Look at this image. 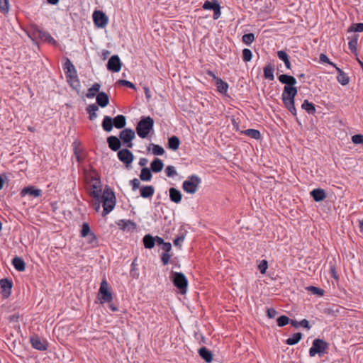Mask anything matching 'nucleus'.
Returning a JSON list of instances; mask_svg holds the SVG:
<instances>
[{
    "label": "nucleus",
    "mask_w": 363,
    "mask_h": 363,
    "mask_svg": "<svg viewBox=\"0 0 363 363\" xmlns=\"http://www.w3.org/2000/svg\"><path fill=\"white\" fill-rule=\"evenodd\" d=\"M242 133L247 135L248 137L258 140L260 138V133L259 130L255 129H247L242 132Z\"/></svg>",
    "instance_id": "nucleus-40"
},
{
    "label": "nucleus",
    "mask_w": 363,
    "mask_h": 363,
    "mask_svg": "<svg viewBox=\"0 0 363 363\" xmlns=\"http://www.w3.org/2000/svg\"><path fill=\"white\" fill-rule=\"evenodd\" d=\"M30 342L31 343L32 347L35 350L40 351H45L48 349V343L47 340L37 335L32 336L30 338Z\"/></svg>",
    "instance_id": "nucleus-13"
},
{
    "label": "nucleus",
    "mask_w": 363,
    "mask_h": 363,
    "mask_svg": "<svg viewBox=\"0 0 363 363\" xmlns=\"http://www.w3.org/2000/svg\"><path fill=\"white\" fill-rule=\"evenodd\" d=\"M352 141L354 144H363V135H354L352 137Z\"/></svg>",
    "instance_id": "nucleus-56"
},
{
    "label": "nucleus",
    "mask_w": 363,
    "mask_h": 363,
    "mask_svg": "<svg viewBox=\"0 0 363 363\" xmlns=\"http://www.w3.org/2000/svg\"><path fill=\"white\" fill-rule=\"evenodd\" d=\"M123 226L121 228V229L125 230H134L135 228V224L131 221V220H123Z\"/></svg>",
    "instance_id": "nucleus-44"
},
{
    "label": "nucleus",
    "mask_w": 363,
    "mask_h": 363,
    "mask_svg": "<svg viewBox=\"0 0 363 363\" xmlns=\"http://www.w3.org/2000/svg\"><path fill=\"white\" fill-rule=\"evenodd\" d=\"M349 32H363V23L352 24L349 28Z\"/></svg>",
    "instance_id": "nucleus-47"
},
{
    "label": "nucleus",
    "mask_w": 363,
    "mask_h": 363,
    "mask_svg": "<svg viewBox=\"0 0 363 363\" xmlns=\"http://www.w3.org/2000/svg\"><path fill=\"white\" fill-rule=\"evenodd\" d=\"M133 191L137 190L140 187V182L137 178H135L130 182Z\"/></svg>",
    "instance_id": "nucleus-59"
},
{
    "label": "nucleus",
    "mask_w": 363,
    "mask_h": 363,
    "mask_svg": "<svg viewBox=\"0 0 363 363\" xmlns=\"http://www.w3.org/2000/svg\"><path fill=\"white\" fill-rule=\"evenodd\" d=\"M118 157L121 162L128 167L133 161L134 156L128 149H122L118 151Z\"/></svg>",
    "instance_id": "nucleus-14"
},
{
    "label": "nucleus",
    "mask_w": 363,
    "mask_h": 363,
    "mask_svg": "<svg viewBox=\"0 0 363 363\" xmlns=\"http://www.w3.org/2000/svg\"><path fill=\"white\" fill-rule=\"evenodd\" d=\"M102 185L100 179L96 176H91L89 182V194L92 198H99L103 195Z\"/></svg>",
    "instance_id": "nucleus-7"
},
{
    "label": "nucleus",
    "mask_w": 363,
    "mask_h": 363,
    "mask_svg": "<svg viewBox=\"0 0 363 363\" xmlns=\"http://www.w3.org/2000/svg\"><path fill=\"white\" fill-rule=\"evenodd\" d=\"M311 195L315 201L319 202L324 200L326 197L325 192L322 189H315L311 191Z\"/></svg>",
    "instance_id": "nucleus-21"
},
{
    "label": "nucleus",
    "mask_w": 363,
    "mask_h": 363,
    "mask_svg": "<svg viewBox=\"0 0 363 363\" xmlns=\"http://www.w3.org/2000/svg\"><path fill=\"white\" fill-rule=\"evenodd\" d=\"M154 193L155 189L152 186H143L140 190V196L145 199L152 197Z\"/></svg>",
    "instance_id": "nucleus-24"
},
{
    "label": "nucleus",
    "mask_w": 363,
    "mask_h": 363,
    "mask_svg": "<svg viewBox=\"0 0 363 363\" xmlns=\"http://www.w3.org/2000/svg\"><path fill=\"white\" fill-rule=\"evenodd\" d=\"M41 190L39 189H35L33 186H28L22 189L21 195L22 196L30 195L33 197H38L41 195Z\"/></svg>",
    "instance_id": "nucleus-18"
},
{
    "label": "nucleus",
    "mask_w": 363,
    "mask_h": 363,
    "mask_svg": "<svg viewBox=\"0 0 363 363\" xmlns=\"http://www.w3.org/2000/svg\"><path fill=\"white\" fill-rule=\"evenodd\" d=\"M147 150L152 151L154 155H163L164 154V150L162 147L159 145L150 144Z\"/></svg>",
    "instance_id": "nucleus-31"
},
{
    "label": "nucleus",
    "mask_w": 363,
    "mask_h": 363,
    "mask_svg": "<svg viewBox=\"0 0 363 363\" xmlns=\"http://www.w3.org/2000/svg\"><path fill=\"white\" fill-rule=\"evenodd\" d=\"M320 60L322 62L328 63V64L332 65L334 67H336V65L333 62L330 61L329 58L325 54H320Z\"/></svg>",
    "instance_id": "nucleus-58"
},
{
    "label": "nucleus",
    "mask_w": 363,
    "mask_h": 363,
    "mask_svg": "<svg viewBox=\"0 0 363 363\" xmlns=\"http://www.w3.org/2000/svg\"><path fill=\"white\" fill-rule=\"evenodd\" d=\"M135 138V133L131 128H125L120 132L119 139L126 147L132 148L133 144V140Z\"/></svg>",
    "instance_id": "nucleus-11"
},
{
    "label": "nucleus",
    "mask_w": 363,
    "mask_h": 363,
    "mask_svg": "<svg viewBox=\"0 0 363 363\" xmlns=\"http://www.w3.org/2000/svg\"><path fill=\"white\" fill-rule=\"evenodd\" d=\"M63 69L67 78V82L70 86L76 90L79 89L80 82L77 76V70L69 59H66L63 65Z\"/></svg>",
    "instance_id": "nucleus-1"
},
{
    "label": "nucleus",
    "mask_w": 363,
    "mask_h": 363,
    "mask_svg": "<svg viewBox=\"0 0 363 363\" xmlns=\"http://www.w3.org/2000/svg\"><path fill=\"white\" fill-rule=\"evenodd\" d=\"M113 125L116 128L121 129L126 125V119L123 115H118L113 119Z\"/></svg>",
    "instance_id": "nucleus-25"
},
{
    "label": "nucleus",
    "mask_w": 363,
    "mask_h": 363,
    "mask_svg": "<svg viewBox=\"0 0 363 363\" xmlns=\"http://www.w3.org/2000/svg\"><path fill=\"white\" fill-rule=\"evenodd\" d=\"M184 240V233H181L180 235H177L174 240H173V243L174 246L181 247L182 242Z\"/></svg>",
    "instance_id": "nucleus-51"
},
{
    "label": "nucleus",
    "mask_w": 363,
    "mask_h": 363,
    "mask_svg": "<svg viewBox=\"0 0 363 363\" xmlns=\"http://www.w3.org/2000/svg\"><path fill=\"white\" fill-rule=\"evenodd\" d=\"M302 334L300 333H294L291 337H289L286 342L289 345H294L297 344L301 339Z\"/></svg>",
    "instance_id": "nucleus-38"
},
{
    "label": "nucleus",
    "mask_w": 363,
    "mask_h": 363,
    "mask_svg": "<svg viewBox=\"0 0 363 363\" xmlns=\"http://www.w3.org/2000/svg\"><path fill=\"white\" fill-rule=\"evenodd\" d=\"M164 164L159 158H155L150 164L151 170L153 172L158 173L163 169Z\"/></svg>",
    "instance_id": "nucleus-26"
},
{
    "label": "nucleus",
    "mask_w": 363,
    "mask_h": 363,
    "mask_svg": "<svg viewBox=\"0 0 363 363\" xmlns=\"http://www.w3.org/2000/svg\"><path fill=\"white\" fill-rule=\"evenodd\" d=\"M264 77L270 80H272V65H267L264 69Z\"/></svg>",
    "instance_id": "nucleus-50"
},
{
    "label": "nucleus",
    "mask_w": 363,
    "mask_h": 363,
    "mask_svg": "<svg viewBox=\"0 0 363 363\" xmlns=\"http://www.w3.org/2000/svg\"><path fill=\"white\" fill-rule=\"evenodd\" d=\"M217 91L220 94H226L228 89V84L225 82L223 81L220 78L216 79L215 82Z\"/></svg>",
    "instance_id": "nucleus-29"
},
{
    "label": "nucleus",
    "mask_w": 363,
    "mask_h": 363,
    "mask_svg": "<svg viewBox=\"0 0 363 363\" xmlns=\"http://www.w3.org/2000/svg\"><path fill=\"white\" fill-rule=\"evenodd\" d=\"M107 143L109 148L113 151L119 150L121 146V141L116 136H109L107 138Z\"/></svg>",
    "instance_id": "nucleus-16"
},
{
    "label": "nucleus",
    "mask_w": 363,
    "mask_h": 363,
    "mask_svg": "<svg viewBox=\"0 0 363 363\" xmlns=\"http://www.w3.org/2000/svg\"><path fill=\"white\" fill-rule=\"evenodd\" d=\"M143 243L145 248L152 249L155 246V238L150 235H146L143 238Z\"/></svg>",
    "instance_id": "nucleus-37"
},
{
    "label": "nucleus",
    "mask_w": 363,
    "mask_h": 363,
    "mask_svg": "<svg viewBox=\"0 0 363 363\" xmlns=\"http://www.w3.org/2000/svg\"><path fill=\"white\" fill-rule=\"evenodd\" d=\"M165 173L168 177H173L177 174L175 167L172 165H169L166 167Z\"/></svg>",
    "instance_id": "nucleus-48"
},
{
    "label": "nucleus",
    "mask_w": 363,
    "mask_h": 363,
    "mask_svg": "<svg viewBox=\"0 0 363 363\" xmlns=\"http://www.w3.org/2000/svg\"><path fill=\"white\" fill-rule=\"evenodd\" d=\"M121 68V62L118 55H113L107 63V69L113 72H118Z\"/></svg>",
    "instance_id": "nucleus-15"
},
{
    "label": "nucleus",
    "mask_w": 363,
    "mask_h": 363,
    "mask_svg": "<svg viewBox=\"0 0 363 363\" xmlns=\"http://www.w3.org/2000/svg\"><path fill=\"white\" fill-rule=\"evenodd\" d=\"M9 10V0H0V11L6 13Z\"/></svg>",
    "instance_id": "nucleus-52"
},
{
    "label": "nucleus",
    "mask_w": 363,
    "mask_h": 363,
    "mask_svg": "<svg viewBox=\"0 0 363 363\" xmlns=\"http://www.w3.org/2000/svg\"><path fill=\"white\" fill-rule=\"evenodd\" d=\"M154 120L150 116L143 117L136 126V133L141 138H145L153 130Z\"/></svg>",
    "instance_id": "nucleus-4"
},
{
    "label": "nucleus",
    "mask_w": 363,
    "mask_h": 363,
    "mask_svg": "<svg viewBox=\"0 0 363 363\" xmlns=\"http://www.w3.org/2000/svg\"><path fill=\"white\" fill-rule=\"evenodd\" d=\"M170 258H171V255L167 252L162 253V257H161L162 262L164 265H166L169 263Z\"/></svg>",
    "instance_id": "nucleus-60"
},
{
    "label": "nucleus",
    "mask_w": 363,
    "mask_h": 363,
    "mask_svg": "<svg viewBox=\"0 0 363 363\" xmlns=\"http://www.w3.org/2000/svg\"><path fill=\"white\" fill-rule=\"evenodd\" d=\"M328 348V344L325 341L321 339H315L313 341L312 347L309 350V355L314 357L318 354L321 357L326 352Z\"/></svg>",
    "instance_id": "nucleus-8"
},
{
    "label": "nucleus",
    "mask_w": 363,
    "mask_h": 363,
    "mask_svg": "<svg viewBox=\"0 0 363 363\" xmlns=\"http://www.w3.org/2000/svg\"><path fill=\"white\" fill-rule=\"evenodd\" d=\"M96 100L97 104L102 108L106 107L109 103L108 96L105 92H99Z\"/></svg>",
    "instance_id": "nucleus-19"
},
{
    "label": "nucleus",
    "mask_w": 363,
    "mask_h": 363,
    "mask_svg": "<svg viewBox=\"0 0 363 363\" xmlns=\"http://www.w3.org/2000/svg\"><path fill=\"white\" fill-rule=\"evenodd\" d=\"M93 21L97 28H105L108 22L106 15L101 11H94L92 15Z\"/></svg>",
    "instance_id": "nucleus-12"
},
{
    "label": "nucleus",
    "mask_w": 363,
    "mask_h": 363,
    "mask_svg": "<svg viewBox=\"0 0 363 363\" xmlns=\"http://www.w3.org/2000/svg\"><path fill=\"white\" fill-rule=\"evenodd\" d=\"M268 264L266 260H262L260 264L258 265V269L262 274L265 273L267 269Z\"/></svg>",
    "instance_id": "nucleus-57"
},
{
    "label": "nucleus",
    "mask_w": 363,
    "mask_h": 363,
    "mask_svg": "<svg viewBox=\"0 0 363 363\" xmlns=\"http://www.w3.org/2000/svg\"><path fill=\"white\" fill-rule=\"evenodd\" d=\"M152 177V175L151 173V170L149 168L143 167L141 169L140 174V179L142 181L149 182L151 180Z\"/></svg>",
    "instance_id": "nucleus-32"
},
{
    "label": "nucleus",
    "mask_w": 363,
    "mask_h": 363,
    "mask_svg": "<svg viewBox=\"0 0 363 363\" xmlns=\"http://www.w3.org/2000/svg\"><path fill=\"white\" fill-rule=\"evenodd\" d=\"M296 93L297 90L294 86H285L282 93L283 102L294 116H296V110L294 106V96Z\"/></svg>",
    "instance_id": "nucleus-2"
},
{
    "label": "nucleus",
    "mask_w": 363,
    "mask_h": 363,
    "mask_svg": "<svg viewBox=\"0 0 363 363\" xmlns=\"http://www.w3.org/2000/svg\"><path fill=\"white\" fill-rule=\"evenodd\" d=\"M86 238L87 242L89 244L94 245L97 243L96 236L95 235V234L93 232L89 233L88 235H86Z\"/></svg>",
    "instance_id": "nucleus-54"
},
{
    "label": "nucleus",
    "mask_w": 363,
    "mask_h": 363,
    "mask_svg": "<svg viewBox=\"0 0 363 363\" xmlns=\"http://www.w3.org/2000/svg\"><path fill=\"white\" fill-rule=\"evenodd\" d=\"M103 203V216L108 214L115 207L116 196L113 191L108 186L105 188L101 196Z\"/></svg>",
    "instance_id": "nucleus-3"
},
{
    "label": "nucleus",
    "mask_w": 363,
    "mask_h": 363,
    "mask_svg": "<svg viewBox=\"0 0 363 363\" xmlns=\"http://www.w3.org/2000/svg\"><path fill=\"white\" fill-rule=\"evenodd\" d=\"M113 127V118L110 116H104L102 121V128L106 132H110Z\"/></svg>",
    "instance_id": "nucleus-28"
},
{
    "label": "nucleus",
    "mask_w": 363,
    "mask_h": 363,
    "mask_svg": "<svg viewBox=\"0 0 363 363\" xmlns=\"http://www.w3.org/2000/svg\"><path fill=\"white\" fill-rule=\"evenodd\" d=\"M278 57L284 62V65L287 69H291V63L289 59L288 54L283 50L277 52Z\"/></svg>",
    "instance_id": "nucleus-34"
},
{
    "label": "nucleus",
    "mask_w": 363,
    "mask_h": 363,
    "mask_svg": "<svg viewBox=\"0 0 363 363\" xmlns=\"http://www.w3.org/2000/svg\"><path fill=\"white\" fill-rule=\"evenodd\" d=\"M100 88H101V85L99 84H98V83L94 84L92 85V86L88 89V91L86 94V97L88 99L94 98L96 96V93L99 91Z\"/></svg>",
    "instance_id": "nucleus-35"
},
{
    "label": "nucleus",
    "mask_w": 363,
    "mask_h": 363,
    "mask_svg": "<svg viewBox=\"0 0 363 363\" xmlns=\"http://www.w3.org/2000/svg\"><path fill=\"white\" fill-rule=\"evenodd\" d=\"M201 183V179L196 175H191L182 184L183 190L188 193L194 194Z\"/></svg>",
    "instance_id": "nucleus-6"
},
{
    "label": "nucleus",
    "mask_w": 363,
    "mask_h": 363,
    "mask_svg": "<svg viewBox=\"0 0 363 363\" xmlns=\"http://www.w3.org/2000/svg\"><path fill=\"white\" fill-rule=\"evenodd\" d=\"M0 286L2 289L3 296L7 298L11 294L12 288V283L7 279H1L0 281Z\"/></svg>",
    "instance_id": "nucleus-17"
},
{
    "label": "nucleus",
    "mask_w": 363,
    "mask_h": 363,
    "mask_svg": "<svg viewBox=\"0 0 363 363\" xmlns=\"http://www.w3.org/2000/svg\"><path fill=\"white\" fill-rule=\"evenodd\" d=\"M242 42L249 45L255 40V35L253 33L245 34L242 38Z\"/></svg>",
    "instance_id": "nucleus-42"
},
{
    "label": "nucleus",
    "mask_w": 363,
    "mask_h": 363,
    "mask_svg": "<svg viewBox=\"0 0 363 363\" xmlns=\"http://www.w3.org/2000/svg\"><path fill=\"white\" fill-rule=\"evenodd\" d=\"M118 84H121V85L126 86L130 89H135V85L132 82L127 81V80H123V79L119 80Z\"/></svg>",
    "instance_id": "nucleus-61"
},
{
    "label": "nucleus",
    "mask_w": 363,
    "mask_h": 363,
    "mask_svg": "<svg viewBox=\"0 0 363 363\" xmlns=\"http://www.w3.org/2000/svg\"><path fill=\"white\" fill-rule=\"evenodd\" d=\"M349 49L354 54H357V38H355L352 39L348 43Z\"/></svg>",
    "instance_id": "nucleus-49"
},
{
    "label": "nucleus",
    "mask_w": 363,
    "mask_h": 363,
    "mask_svg": "<svg viewBox=\"0 0 363 363\" xmlns=\"http://www.w3.org/2000/svg\"><path fill=\"white\" fill-rule=\"evenodd\" d=\"M6 179L7 178L6 175L0 174V190H1L4 188Z\"/></svg>",
    "instance_id": "nucleus-64"
},
{
    "label": "nucleus",
    "mask_w": 363,
    "mask_h": 363,
    "mask_svg": "<svg viewBox=\"0 0 363 363\" xmlns=\"http://www.w3.org/2000/svg\"><path fill=\"white\" fill-rule=\"evenodd\" d=\"M91 229L87 223H84L82 226L80 235L82 238H86L89 233H91Z\"/></svg>",
    "instance_id": "nucleus-43"
},
{
    "label": "nucleus",
    "mask_w": 363,
    "mask_h": 363,
    "mask_svg": "<svg viewBox=\"0 0 363 363\" xmlns=\"http://www.w3.org/2000/svg\"><path fill=\"white\" fill-rule=\"evenodd\" d=\"M172 249V245L170 242H164L162 244V250L165 251L164 252L169 253V252Z\"/></svg>",
    "instance_id": "nucleus-63"
},
{
    "label": "nucleus",
    "mask_w": 363,
    "mask_h": 363,
    "mask_svg": "<svg viewBox=\"0 0 363 363\" xmlns=\"http://www.w3.org/2000/svg\"><path fill=\"white\" fill-rule=\"evenodd\" d=\"M169 198L172 202L176 203H179L181 202L182 199V195L181 192L175 188L169 189Z\"/></svg>",
    "instance_id": "nucleus-23"
},
{
    "label": "nucleus",
    "mask_w": 363,
    "mask_h": 363,
    "mask_svg": "<svg viewBox=\"0 0 363 363\" xmlns=\"http://www.w3.org/2000/svg\"><path fill=\"white\" fill-rule=\"evenodd\" d=\"M213 18L215 20H217L220 17V15H221V11H220V6H219L218 7H217L216 9H214L213 11Z\"/></svg>",
    "instance_id": "nucleus-62"
},
{
    "label": "nucleus",
    "mask_w": 363,
    "mask_h": 363,
    "mask_svg": "<svg viewBox=\"0 0 363 363\" xmlns=\"http://www.w3.org/2000/svg\"><path fill=\"white\" fill-rule=\"evenodd\" d=\"M279 80L282 84H285V86H294L296 83V80L294 77L286 74H281L279 77Z\"/></svg>",
    "instance_id": "nucleus-22"
},
{
    "label": "nucleus",
    "mask_w": 363,
    "mask_h": 363,
    "mask_svg": "<svg viewBox=\"0 0 363 363\" xmlns=\"http://www.w3.org/2000/svg\"><path fill=\"white\" fill-rule=\"evenodd\" d=\"M93 206L96 212H99L101 209V203L102 202L101 197L93 198Z\"/></svg>",
    "instance_id": "nucleus-55"
},
{
    "label": "nucleus",
    "mask_w": 363,
    "mask_h": 363,
    "mask_svg": "<svg viewBox=\"0 0 363 363\" xmlns=\"http://www.w3.org/2000/svg\"><path fill=\"white\" fill-rule=\"evenodd\" d=\"M219 6H220V4H218L217 0H212V1H206L203 4L202 8L204 10H213V11Z\"/></svg>",
    "instance_id": "nucleus-39"
},
{
    "label": "nucleus",
    "mask_w": 363,
    "mask_h": 363,
    "mask_svg": "<svg viewBox=\"0 0 363 363\" xmlns=\"http://www.w3.org/2000/svg\"><path fill=\"white\" fill-rule=\"evenodd\" d=\"M301 107L303 110L308 113H314L315 111V108L313 104L309 102L308 100H305L303 102Z\"/></svg>",
    "instance_id": "nucleus-41"
},
{
    "label": "nucleus",
    "mask_w": 363,
    "mask_h": 363,
    "mask_svg": "<svg viewBox=\"0 0 363 363\" xmlns=\"http://www.w3.org/2000/svg\"><path fill=\"white\" fill-rule=\"evenodd\" d=\"M277 325L279 327H283L290 322V319L286 315H281L277 319Z\"/></svg>",
    "instance_id": "nucleus-45"
},
{
    "label": "nucleus",
    "mask_w": 363,
    "mask_h": 363,
    "mask_svg": "<svg viewBox=\"0 0 363 363\" xmlns=\"http://www.w3.org/2000/svg\"><path fill=\"white\" fill-rule=\"evenodd\" d=\"M200 357L207 363H211L213 360V354L206 347H202L199 350Z\"/></svg>",
    "instance_id": "nucleus-20"
},
{
    "label": "nucleus",
    "mask_w": 363,
    "mask_h": 363,
    "mask_svg": "<svg viewBox=\"0 0 363 363\" xmlns=\"http://www.w3.org/2000/svg\"><path fill=\"white\" fill-rule=\"evenodd\" d=\"M307 290L308 291H311L312 294L318 295L319 296H323L324 292L323 289L315 286H308L307 287Z\"/></svg>",
    "instance_id": "nucleus-53"
},
{
    "label": "nucleus",
    "mask_w": 363,
    "mask_h": 363,
    "mask_svg": "<svg viewBox=\"0 0 363 363\" xmlns=\"http://www.w3.org/2000/svg\"><path fill=\"white\" fill-rule=\"evenodd\" d=\"M99 295L101 303H109L113 300L109 284L105 278L101 282Z\"/></svg>",
    "instance_id": "nucleus-9"
},
{
    "label": "nucleus",
    "mask_w": 363,
    "mask_h": 363,
    "mask_svg": "<svg viewBox=\"0 0 363 363\" xmlns=\"http://www.w3.org/2000/svg\"><path fill=\"white\" fill-rule=\"evenodd\" d=\"M171 279L174 286L179 290L182 294L186 293L188 286V280L185 275L182 272H172Z\"/></svg>",
    "instance_id": "nucleus-5"
},
{
    "label": "nucleus",
    "mask_w": 363,
    "mask_h": 363,
    "mask_svg": "<svg viewBox=\"0 0 363 363\" xmlns=\"http://www.w3.org/2000/svg\"><path fill=\"white\" fill-rule=\"evenodd\" d=\"M252 53L250 49L245 48L242 50V60L244 62H250L252 60Z\"/></svg>",
    "instance_id": "nucleus-46"
},
{
    "label": "nucleus",
    "mask_w": 363,
    "mask_h": 363,
    "mask_svg": "<svg viewBox=\"0 0 363 363\" xmlns=\"http://www.w3.org/2000/svg\"><path fill=\"white\" fill-rule=\"evenodd\" d=\"M12 264L14 268L18 272H23L25 270L26 264L22 258L18 257H14L12 260Z\"/></svg>",
    "instance_id": "nucleus-27"
},
{
    "label": "nucleus",
    "mask_w": 363,
    "mask_h": 363,
    "mask_svg": "<svg viewBox=\"0 0 363 363\" xmlns=\"http://www.w3.org/2000/svg\"><path fill=\"white\" fill-rule=\"evenodd\" d=\"M336 70L338 72V75L337 77V82L341 84L342 85H346L349 83V77L343 72V71L337 67H335Z\"/></svg>",
    "instance_id": "nucleus-30"
},
{
    "label": "nucleus",
    "mask_w": 363,
    "mask_h": 363,
    "mask_svg": "<svg viewBox=\"0 0 363 363\" xmlns=\"http://www.w3.org/2000/svg\"><path fill=\"white\" fill-rule=\"evenodd\" d=\"M28 37L36 43L38 40L47 41L53 45L57 43L56 40L49 33L39 30H34L31 33H28Z\"/></svg>",
    "instance_id": "nucleus-10"
},
{
    "label": "nucleus",
    "mask_w": 363,
    "mask_h": 363,
    "mask_svg": "<svg viewBox=\"0 0 363 363\" xmlns=\"http://www.w3.org/2000/svg\"><path fill=\"white\" fill-rule=\"evenodd\" d=\"M99 110L98 106L93 104H90L86 107V111L89 114V119L94 120L97 117L96 111Z\"/></svg>",
    "instance_id": "nucleus-36"
},
{
    "label": "nucleus",
    "mask_w": 363,
    "mask_h": 363,
    "mask_svg": "<svg viewBox=\"0 0 363 363\" xmlns=\"http://www.w3.org/2000/svg\"><path fill=\"white\" fill-rule=\"evenodd\" d=\"M180 145L179 139L177 136H172L168 140V147L172 150H177Z\"/></svg>",
    "instance_id": "nucleus-33"
}]
</instances>
